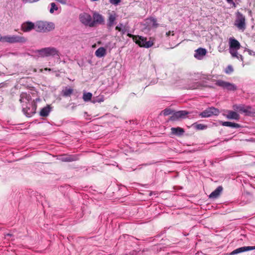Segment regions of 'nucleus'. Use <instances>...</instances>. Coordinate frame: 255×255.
Returning a JSON list of instances; mask_svg holds the SVG:
<instances>
[{"mask_svg": "<svg viewBox=\"0 0 255 255\" xmlns=\"http://www.w3.org/2000/svg\"><path fill=\"white\" fill-rule=\"evenodd\" d=\"M246 106L244 105H235L233 106V109L241 113H245V109H246Z\"/></svg>", "mask_w": 255, "mask_h": 255, "instance_id": "obj_27", "label": "nucleus"}, {"mask_svg": "<svg viewBox=\"0 0 255 255\" xmlns=\"http://www.w3.org/2000/svg\"><path fill=\"white\" fill-rule=\"evenodd\" d=\"M51 111V108L50 105H47L43 108L40 112V116L43 117H47Z\"/></svg>", "mask_w": 255, "mask_h": 255, "instance_id": "obj_20", "label": "nucleus"}, {"mask_svg": "<svg viewBox=\"0 0 255 255\" xmlns=\"http://www.w3.org/2000/svg\"><path fill=\"white\" fill-rule=\"evenodd\" d=\"M147 22L152 27L156 28L158 26V24L157 23V20L155 18L151 17L147 19Z\"/></svg>", "mask_w": 255, "mask_h": 255, "instance_id": "obj_29", "label": "nucleus"}, {"mask_svg": "<svg viewBox=\"0 0 255 255\" xmlns=\"http://www.w3.org/2000/svg\"><path fill=\"white\" fill-rule=\"evenodd\" d=\"M193 126L195 127V128L198 130H203L207 128V126L201 124H195L193 125Z\"/></svg>", "mask_w": 255, "mask_h": 255, "instance_id": "obj_31", "label": "nucleus"}, {"mask_svg": "<svg viewBox=\"0 0 255 255\" xmlns=\"http://www.w3.org/2000/svg\"><path fill=\"white\" fill-rule=\"evenodd\" d=\"M223 190V187L221 186H218L214 191H213L209 195L211 199H216L218 198Z\"/></svg>", "mask_w": 255, "mask_h": 255, "instance_id": "obj_18", "label": "nucleus"}, {"mask_svg": "<svg viewBox=\"0 0 255 255\" xmlns=\"http://www.w3.org/2000/svg\"><path fill=\"white\" fill-rule=\"evenodd\" d=\"M22 106V111L24 115L27 117H32L36 112L37 105L34 101L27 103L25 106L24 104H23Z\"/></svg>", "mask_w": 255, "mask_h": 255, "instance_id": "obj_5", "label": "nucleus"}, {"mask_svg": "<svg viewBox=\"0 0 255 255\" xmlns=\"http://www.w3.org/2000/svg\"><path fill=\"white\" fill-rule=\"evenodd\" d=\"M127 35L130 38H132L133 41L135 42V40L136 39L137 35H133L130 33H128Z\"/></svg>", "mask_w": 255, "mask_h": 255, "instance_id": "obj_38", "label": "nucleus"}, {"mask_svg": "<svg viewBox=\"0 0 255 255\" xmlns=\"http://www.w3.org/2000/svg\"><path fill=\"white\" fill-rule=\"evenodd\" d=\"M244 114L245 116H253L255 114V109L251 106H246Z\"/></svg>", "mask_w": 255, "mask_h": 255, "instance_id": "obj_25", "label": "nucleus"}, {"mask_svg": "<svg viewBox=\"0 0 255 255\" xmlns=\"http://www.w3.org/2000/svg\"><path fill=\"white\" fill-rule=\"evenodd\" d=\"M233 71V68L231 65H229L227 67L225 70V72L227 74H230Z\"/></svg>", "mask_w": 255, "mask_h": 255, "instance_id": "obj_34", "label": "nucleus"}, {"mask_svg": "<svg viewBox=\"0 0 255 255\" xmlns=\"http://www.w3.org/2000/svg\"><path fill=\"white\" fill-rule=\"evenodd\" d=\"M194 57L197 59H200L201 57L206 55L207 51L205 48H199L195 50Z\"/></svg>", "mask_w": 255, "mask_h": 255, "instance_id": "obj_19", "label": "nucleus"}, {"mask_svg": "<svg viewBox=\"0 0 255 255\" xmlns=\"http://www.w3.org/2000/svg\"><path fill=\"white\" fill-rule=\"evenodd\" d=\"M92 97V94L90 92L84 93L83 95V99L84 101L88 102L91 100Z\"/></svg>", "mask_w": 255, "mask_h": 255, "instance_id": "obj_30", "label": "nucleus"}, {"mask_svg": "<svg viewBox=\"0 0 255 255\" xmlns=\"http://www.w3.org/2000/svg\"><path fill=\"white\" fill-rule=\"evenodd\" d=\"M235 25L239 29L244 31L246 27L245 16L240 12L236 13Z\"/></svg>", "mask_w": 255, "mask_h": 255, "instance_id": "obj_7", "label": "nucleus"}, {"mask_svg": "<svg viewBox=\"0 0 255 255\" xmlns=\"http://www.w3.org/2000/svg\"><path fill=\"white\" fill-rule=\"evenodd\" d=\"M226 1H227V2H232V0H226Z\"/></svg>", "mask_w": 255, "mask_h": 255, "instance_id": "obj_42", "label": "nucleus"}, {"mask_svg": "<svg viewBox=\"0 0 255 255\" xmlns=\"http://www.w3.org/2000/svg\"><path fill=\"white\" fill-rule=\"evenodd\" d=\"M58 159L63 162H71L78 160V158L75 155H62L59 156Z\"/></svg>", "mask_w": 255, "mask_h": 255, "instance_id": "obj_14", "label": "nucleus"}, {"mask_svg": "<svg viewBox=\"0 0 255 255\" xmlns=\"http://www.w3.org/2000/svg\"><path fill=\"white\" fill-rule=\"evenodd\" d=\"M245 51H247L249 54L250 55L255 56V52L252 51V50H250L249 49H246Z\"/></svg>", "mask_w": 255, "mask_h": 255, "instance_id": "obj_36", "label": "nucleus"}, {"mask_svg": "<svg viewBox=\"0 0 255 255\" xmlns=\"http://www.w3.org/2000/svg\"><path fill=\"white\" fill-rule=\"evenodd\" d=\"M54 24L53 22L39 21L35 23V30L37 32H46L54 29Z\"/></svg>", "mask_w": 255, "mask_h": 255, "instance_id": "obj_4", "label": "nucleus"}, {"mask_svg": "<svg viewBox=\"0 0 255 255\" xmlns=\"http://www.w3.org/2000/svg\"><path fill=\"white\" fill-rule=\"evenodd\" d=\"M184 132V129L180 127L171 128V133L173 135L180 136L182 135Z\"/></svg>", "mask_w": 255, "mask_h": 255, "instance_id": "obj_17", "label": "nucleus"}, {"mask_svg": "<svg viewBox=\"0 0 255 255\" xmlns=\"http://www.w3.org/2000/svg\"><path fill=\"white\" fill-rule=\"evenodd\" d=\"M219 113L220 112L218 109L212 107L201 112L199 115L201 118H209L212 116H217Z\"/></svg>", "mask_w": 255, "mask_h": 255, "instance_id": "obj_10", "label": "nucleus"}, {"mask_svg": "<svg viewBox=\"0 0 255 255\" xmlns=\"http://www.w3.org/2000/svg\"><path fill=\"white\" fill-rule=\"evenodd\" d=\"M228 3L232 4L233 7H236L237 5L234 2L233 0H232V2H228Z\"/></svg>", "mask_w": 255, "mask_h": 255, "instance_id": "obj_39", "label": "nucleus"}, {"mask_svg": "<svg viewBox=\"0 0 255 255\" xmlns=\"http://www.w3.org/2000/svg\"><path fill=\"white\" fill-rule=\"evenodd\" d=\"M215 84L224 90L229 91H235L237 89V86L235 84L222 80H217Z\"/></svg>", "mask_w": 255, "mask_h": 255, "instance_id": "obj_8", "label": "nucleus"}, {"mask_svg": "<svg viewBox=\"0 0 255 255\" xmlns=\"http://www.w3.org/2000/svg\"><path fill=\"white\" fill-rule=\"evenodd\" d=\"M116 30L121 32L122 35L125 34L127 32L126 26L123 23H119L115 28Z\"/></svg>", "mask_w": 255, "mask_h": 255, "instance_id": "obj_28", "label": "nucleus"}, {"mask_svg": "<svg viewBox=\"0 0 255 255\" xmlns=\"http://www.w3.org/2000/svg\"><path fill=\"white\" fill-rule=\"evenodd\" d=\"M255 250V246L242 247L232 251L229 255H235L245 252Z\"/></svg>", "mask_w": 255, "mask_h": 255, "instance_id": "obj_13", "label": "nucleus"}, {"mask_svg": "<svg viewBox=\"0 0 255 255\" xmlns=\"http://www.w3.org/2000/svg\"><path fill=\"white\" fill-rule=\"evenodd\" d=\"M45 70H48V69H47V68H46V69H45ZM48 70H49V71H50V69H48Z\"/></svg>", "mask_w": 255, "mask_h": 255, "instance_id": "obj_43", "label": "nucleus"}, {"mask_svg": "<svg viewBox=\"0 0 255 255\" xmlns=\"http://www.w3.org/2000/svg\"><path fill=\"white\" fill-rule=\"evenodd\" d=\"M170 34V31H168L166 33V35L168 36Z\"/></svg>", "mask_w": 255, "mask_h": 255, "instance_id": "obj_41", "label": "nucleus"}, {"mask_svg": "<svg viewBox=\"0 0 255 255\" xmlns=\"http://www.w3.org/2000/svg\"><path fill=\"white\" fill-rule=\"evenodd\" d=\"M22 29L24 32H28L35 28V24L32 22H26L23 23L21 26Z\"/></svg>", "mask_w": 255, "mask_h": 255, "instance_id": "obj_15", "label": "nucleus"}, {"mask_svg": "<svg viewBox=\"0 0 255 255\" xmlns=\"http://www.w3.org/2000/svg\"><path fill=\"white\" fill-rule=\"evenodd\" d=\"M36 101H39V99H36Z\"/></svg>", "mask_w": 255, "mask_h": 255, "instance_id": "obj_44", "label": "nucleus"}, {"mask_svg": "<svg viewBox=\"0 0 255 255\" xmlns=\"http://www.w3.org/2000/svg\"><path fill=\"white\" fill-rule=\"evenodd\" d=\"M109 1L111 3L114 5H117L120 2L121 0H109Z\"/></svg>", "mask_w": 255, "mask_h": 255, "instance_id": "obj_35", "label": "nucleus"}, {"mask_svg": "<svg viewBox=\"0 0 255 255\" xmlns=\"http://www.w3.org/2000/svg\"><path fill=\"white\" fill-rule=\"evenodd\" d=\"M39 0H22V1L24 3H33Z\"/></svg>", "mask_w": 255, "mask_h": 255, "instance_id": "obj_37", "label": "nucleus"}, {"mask_svg": "<svg viewBox=\"0 0 255 255\" xmlns=\"http://www.w3.org/2000/svg\"><path fill=\"white\" fill-rule=\"evenodd\" d=\"M11 236H12V235L10 234H7L6 235H5V238L6 237H11Z\"/></svg>", "mask_w": 255, "mask_h": 255, "instance_id": "obj_40", "label": "nucleus"}, {"mask_svg": "<svg viewBox=\"0 0 255 255\" xmlns=\"http://www.w3.org/2000/svg\"><path fill=\"white\" fill-rule=\"evenodd\" d=\"M93 19L94 20H92V22H93L94 26H95V23H104V18L103 16L99 13H94L93 14Z\"/></svg>", "mask_w": 255, "mask_h": 255, "instance_id": "obj_16", "label": "nucleus"}, {"mask_svg": "<svg viewBox=\"0 0 255 255\" xmlns=\"http://www.w3.org/2000/svg\"><path fill=\"white\" fill-rule=\"evenodd\" d=\"M20 99L19 100L21 103H25L27 104L30 103L29 101L31 100V97L29 95L25 93H22L20 96Z\"/></svg>", "mask_w": 255, "mask_h": 255, "instance_id": "obj_21", "label": "nucleus"}, {"mask_svg": "<svg viewBox=\"0 0 255 255\" xmlns=\"http://www.w3.org/2000/svg\"><path fill=\"white\" fill-rule=\"evenodd\" d=\"M73 93V89L68 87H65L62 91V95L64 97H69Z\"/></svg>", "mask_w": 255, "mask_h": 255, "instance_id": "obj_23", "label": "nucleus"}, {"mask_svg": "<svg viewBox=\"0 0 255 255\" xmlns=\"http://www.w3.org/2000/svg\"><path fill=\"white\" fill-rule=\"evenodd\" d=\"M117 15L114 11L109 13L107 26L109 30H111V28L116 23L115 21L117 18Z\"/></svg>", "mask_w": 255, "mask_h": 255, "instance_id": "obj_12", "label": "nucleus"}, {"mask_svg": "<svg viewBox=\"0 0 255 255\" xmlns=\"http://www.w3.org/2000/svg\"><path fill=\"white\" fill-rule=\"evenodd\" d=\"M106 54V50L104 47L99 48L95 52V55L99 58L104 56Z\"/></svg>", "mask_w": 255, "mask_h": 255, "instance_id": "obj_26", "label": "nucleus"}, {"mask_svg": "<svg viewBox=\"0 0 255 255\" xmlns=\"http://www.w3.org/2000/svg\"><path fill=\"white\" fill-rule=\"evenodd\" d=\"M34 56L37 57H45L49 56H59L58 50L55 47H48L37 50L33 52Z\"/></svg>", "mask_w": 255, "mask_h": 255, "instance_id": "obj_1", "label": "nucleus"}, {"mask_svg": "<svg viewBox=\"0 0 255 255\" xmlns=\"http://www.w3.org/2000/svg\"><path fill=\"white\" fill-rule=\"evenodd\" d=\"M164 116H168L171 114L172 115L170 117L169 120L172 121H176L180 119H185L187 117V115L189 112L186 111H179L174 112L170 109L166 108L162 111Z\"/></svg>", "mask_w": 255, "mask_h": 255, "instance_id": "obj_2", "label": "nucleus"}, {"mask_svg": "<svg viewBox=\"0 0 255 255\" xmlns=\"http://www.w3.org/2000/svg\"><path fill=\"white\" fill-rule=\"evenodd\" d=\"M223 126L229 127L232 128H238L241 127V126L237 123H232L231 122H223L222 123Z\"/></svg>", "mask_w": 255, "mask_h": 255, "instance_id": "obj_24", "label": "nucleus"}, {"mask_svg": "<svg viewBox=\"0 0 255 255\" xmlns=\"http://www.w3.org/2000/svg\"><path fill=\"white\" fill-rule=\"evenodd\" d=\"M229 52L232 56L243 61V56L238 54L237 51L241 48V44L239 42L234 38H230L229 39Z\"/></svg>", "mask_w": 255, "mask_h": 255, "instance_id": "obj_3", "label": "nucleus"}, {"mask_svg": "<svg viewBox=\"0 0 255 255\" xmlns=\"http://www.w3.org/2000/svg\"><path fill=\"white\" fill-rule=\"evenodd\" d=\"M226 117L228 119L238 120L240 119L239 115L236 112L229 111Z\"/></svg>", "mask_w": 255, "mask_h": 255, "instance_id": "obj_22", "label": "nucleus"}, {"mask_svg": "<svg viewBox=\"0 0 255 255\" xmlns=\"http://www.w3.org/2000/svg\"><path fill=\"white\" fill-rule=\"evenodd\" d=\"M1 41L4 42H7L9 43H24L26 42V39L23 36L18 35H6L1 36Z\"/></svg>", "mask_w": 255, "mask_h": 255, "instance_id": "obj_6", "label": "nucleus"}, {"mask_svg": "<svg viewBox=\"0 0 255 255\" xmlns=\"http://www.w3.org/2000/svg\"><path fill=\"white\" fill-rule=\"evenodd\" d=\"M104 101V98L103 96H99L98 97H96V98L93 99L92 100V103H101Z\"/></svg>", "mask_w": 255, "mask_h": 255, "instance_id": "obj_32", "label": "nucleus"}, {"mask_svg": "<svg viewBox=\"0 0 255 255\" xmlns=\"http://www.w3.org/2000/svg\"><path fill=\"white\" fill-rule=\"evenodd\" d=\"M79 19L81 22L85 25L89 26L91 27H94L92 17L89 14L85 12L80 14Z\"/></svg>", "mask_w": 255, "mask_h": 255, "instance_id": "obj_11", "label": "nucleus"}, {"mask_svg": "<svg viewBox=\"0 0 255 255\" xmlns=\"http://www.w3.org/2000/svg\"><path fill=\"white\" fill-rule=\"evenodd\" d=\"M50 5H51V8L49 10V12L51 13H53L55 10H58V7L54 2H51L50 3Z\"/></svg>", "mask_w": 255, "mask_h": 255, "instance_id": "obj_33", "label": "nucleus"}, {"mask_svg": "<svg viewBox=\"0 0 255 255\" xmlns=\"http://www.w3.org/2000/svg\"><path fill=\"white\" fill-rule=\"evenodd\" d=\"M140 47L144 48H149L153 45V42L152 40L147 41V39L141 36L137 35L136 39L134 42Z\"/></svg>", "mask_w": 255, "mask_h": 255, "instance_id": "obj_9", "label": "nucleus"}]
</instances>
